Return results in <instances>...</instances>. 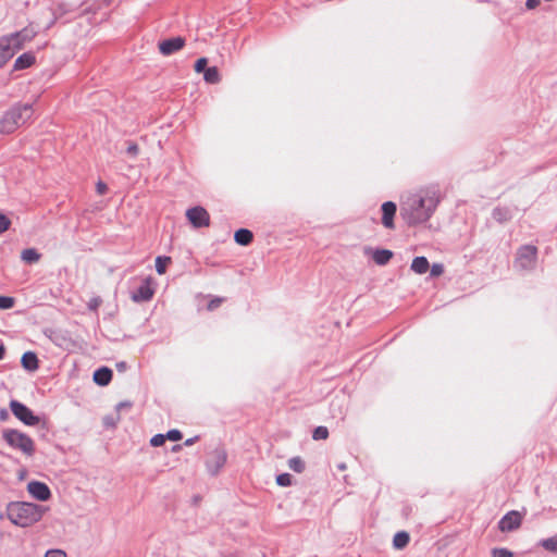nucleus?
<instances>
[{
  "instance_id": "obj_3",
  "label": "nucleus",
  "mask_w": 557,
  "mask_h": 557,
  "mask_svg": "<svg viewBox=\"0 0 557 557\" xmlns=\"http://www.w3.org/2000/svg\"><path fill=\"white\" fill-rule=\"evenodd\" d=\"M30 104H16L0 117V133L12 134L32 115Z\"/></svg>"
},
{
  "instance_id": "obj_13",
  "label": "nucleus",
  "mask_w": 557,
  "mask_h": 557,
  "mask_svg": "<svg viewBox=\"0 0 557 557\" xmlns=\"http://www.w3.org/2000/svg\"><path fill=\"white\" fill-rule=\"evenodd\" d=\"M396 209V205L393 201H386L382 205V224L386 228H394Z\"/></svg>"
},
{
  "instance_id": "obj_35",
  "label": "nucleus",
  "mask_w": 557,
  "mask_h": 557,
  "mask_svg": "<svg viewBox=\"0 0 557 557\" xmlns=\"http://www.w3.org/2000/svg\"><path fill=\"white\" fill-rule=\"evenodd\" d=\"M207 63H208V61H207V59H206V58H200V59H198V60L196 61V63H195V71H196L197 73H200V72H202V71L205 72V71H206V66H207Z\"/></svg>"
},
{
  "instance_id": "obj_39",
  "label": "nucleus",
  "mask_w": 557,
  "mask_h": 557,
  "mask_svg": "<svg viewBox=\"0 0 557 557\" xmlns=\"http://www.w3.org/2000/svg\"><path fill=\"white\" fill-rule=\"evenodd\" d=\"M108 187H107V184L103 183L102 181H99L97 184H96V190L99 195H103L106 191H107Z\"/></svg>"
},
{
  "instance_id": "obj_38",
  "label": "nucleus",
  "mask_w": 557,
  "mask_h": 557,
  "mask_svg": "<svg viewBox=\"0 0 557 557\" xmlns=\"http://www.w3.org/2000/svg\"><path fill=\"white\" fill-rule=\"evenodd\" d=\"M119 420H120V416L115 414L114 417H106L103 422L106 425L114 426Z\"/></svg>"
},
{
  "instance_id": "obj_11",
  "label": "nucleus",
  "mask_w": 557,
  "mask_h": 557,
  "mask_svg": "<svg viewBox=\"0 0 557 557\" xmlns=\"http://www.w3.org/2000/svg\"><path fill=\"white\" fill-rule=\"evenodd\" d=\"M520 523L521 515L518 511H511L499 521V529L502 532H509L519 528Z\"/></svg>"
},
{
  "instance_id": "obj_30",
  "label": "nucleus",
  "mask_w": 557,
  "mask_h": 557,
  "mask_svg": "<svg viewBox=\"0 0 557 557\" xmlns=\"http://www.w3.org/2000/svg\"><path fill=\"white\" fill-rule=\"evenodd\" d=\"M14 305V299L7 296H0V309H10Z\"/></svg>"
},
{
  "instance_id": "obj_40",
  "label": "nucleus",
  "mask_w": 557,
  "mask_h": 557,
  "mask_svg": "<svg viewBox=\"0 0 557 557\" xmlns=\"http://www.w3.org/2000/svg\"><path fill=\"white\" fill-rule=\"evenodd\" d=\"M222 298H214L212 299L209 305H208V309L209 310H214L215 308H218L221 304H222Z\"/></svg>"
},
{
  "instance_id": "obj_17",
  "label": "nucleus",
  "mask_w": 557,
  "mask_h": 557,
  "mask_svg": "<svg viewBox=\"0 0 557 557\" xmlns=\"http://www.w3.org/2000/svg\"><path fill=\"white\" fill-rule=\"evenodd\" d=\"M112 379V371L109 368H100L94 373V381L100 385L106 386Z\"/></svg>"
},
{
  "instance_id": "obj_41",
  "label": "nucleus",
  "mask_w": 557,
  "mask_h": 557,
  "mask_svg": "<svg viewBox=\"0 0 557 557\" xmlns=\"http://www.w3.org/2000/svg\"><path fill=\"white\" fill-rule=\"evenodd\" d=\"M541 1L542 0H527L524 4L529 10H533L539 7Z\"/></svg>"
},
{
  "instance_id": "obj_19",
  "label": "nucleus",
  "mask_w": 557,
  "mask_h": 557,
  "mask_svg": "<svg viewBox=\"0 0 557 557\" xmlns=\"http://www.w3.org/2000/svg\"><path fill=\"white\" fill-rule=\"evenodd\" d=\"M153 295V289L150 285L145 284L138 288V290L134 294L133 299L135 301H146L149 300Z\"/></svg>"
},
{
  "instance_id": "obj_1",
  "label": "nucleus",
  "mask_w": 557,
  "mask_h": 557,
  "mask_svg": "<svg viewBox=\"0 0 557 557\" xmlns=\"http://www.w3.org/2000/svg\"><path fill=\"white\" fill-rule=\"evenodd\" d=\"M441 196L436 186L421 187L408 195L401 202L400 212L409 224L426 222L440 205Z\"/></svg>"
},
{
  "instance_id": "obj_7",
  "label": "nucleus",
  "mask_w": 557,
  "mask_h": 557,
  "mask_svg": "<svg viewBox=\"0 0 557 557\" xmlns=\"http://www.w3.org/2000/svg\"><path fill=\"white\" fill-rule=\"evenodd\" d=\"M186 218L190 224L196 227H207L210 224V216L207 210L202 207H194L186 211Z\"/></svg>"
},
{
  "instance_id": "obj_37",
  "label": "nucleus",
  "mask_w": 557,
  "mask_h": 557,
  "mask_svg": "<svg viewBox=\"0 0 557 557\" xmlns=\"http://www.w3.org/2000/svg\"><path fill=\"white\" fill-rule=\"evenodd\" d=\"M101 304V299L99 297H95V298H91L89 301H88V308L90 310H97L98 307L100 306Z\"/></svg>"
},
{
  "instance_id": "obj_31",
  "label": "nucleus",
  "mask_w": 557,
  "mask_h": 557,
  "mask_svg": "<svg viewBox=\"0 0 557 557\" xmlns=\"http://www.w3.org/2000/svg\"><path fill=\"white\" fill-rule=\"evenodd\" d=\"M431 275L434 277L441 276L444 272V267L442 263H434L430 267Z\"/></svg>"
},
{
  "instance_id": "obj_28",
  "label": "nucleus",
  "mask_w": 557,
  "mask_h": 557,
  "mask_svg": "<svg viewBox=\"0 0 557 557\" xmlns=\"http://www.w3.org/2000/svg\"><path fill=\"white\" fill-rule=\"evenodd\" d=\"M329 436V431L325 426H318L314 431H313V438L314 440H326Z\"/></svg>"
},
{
  "instance_id": "obj_8",
  "label": "nucleus",
  "mask_w": 557,
  "mask_h": 557,
  "mask_svg": "<svg viewBox=\"0 0 557 557\" xmlns=\"http://www.w3.org/2000/svg\"><path fill=\"white\" fill-rule=\"evenodd\" d=\"M27 492L39 502H47L51 497V491L46 483L30 481L27 484Z\"/></svg>"
},
{
  "instance_id": "obj_27",
  "label": "nucleus",
  "mask_w": 557,
  "mask_h": 557,
  "mask_svg": "<svg viewBox=\"0 0 557 557\" xmlns=\"http://www.w3.org/2000/svg\"><path fill=\"white\" fill-rule=\"evenodd\" d=\"M276 484L283 487L293 484V476L289 473H282L276 476Z\"/></svg>"
},
{
  "instance_id": "obj_12",
  "label": "nucleus",
  "mask_w": 557,
  "mask_h": 557,
  "mask_svg": "<svg viewBox=\"0 0 557 557\" xmlns=\"http://www.w3.org/2000/svg\"><path fill=\"white\" fill-rule=\"evenodd\" d=\"M366 255L371 257V259L379 265H384L389 262L393 258V252L388 249H372L367 248L364 250Z\"/></svg>"
},
{
  "instance_id": "obj_44",
  "label": "nucleus",
  "mask_w": 557,
  "mask_h": 557,
  "mask_svg": "<svg viewBox=\"0 0 557 557\" xmlns=\"http://www.w3.org/2000/svg\"><path fill=\"white\" fill-rule=\"evenodd\" d=\"M5 355V347L3 344L0 343V360L4 358Z\"/></svg>"
},
{
  "instance_id": "obj_43",
  "label": "nucleus",
  "mask_w": 557,
  "mask_h": 557,
  "mask_svg": "<svg viewBox=\"0 0 557 557\" xmlns=\"http://www.w3.org/2000/svg\"><path fill=\"white\" fill-rule=\"evenodd\" d=\"M126 407H129V404L128 403H120L116 405V414H119V412L121 411L122 408H126Z\"/></svg>"
},
{
  "instance_id": "obj_32",
  "label": "nucleus",
  "mask_w": 557,
  "mask_h": 557,
  "mask_svg": "<svg viewBox=\"0 0 557 557\" xmlns=\"http://www.w3.org/2000/svg\"><path fill=\"white\" fill-rule=\"evenodd\" d=\"M165 440L166 438L164 434H156L154 436L151 437L150 444L153 447H159L164 444Z\"/></svg>"
},
{
  "instance_id": "obj_5",
  "label": "nucleus",
  "mask_w": 557,
  "mask_h": 557,
  "mask_svg": "<svg viewBox=\"0 0 557 557\" xmlns=\"http://www.w3.org/2000/svg\"><path fill=\"white\" fill-rule=\"evenodd\" d=\"M2 437L10 447L20 450L27 458L34 456L35 442L27 434L17 430H7L2 433Z\"/></svg>"
},
{
  "instance_id": "obj_9",
  "label": "nucleus",
  "mask_w": 557,
  "mask_h": 557,
  "mask_svg": "<svg viewBox=\"0 0 557 557\" xmlns=\"http://www.w3.org/2000/svg\"><path fill=\"white\" fill-rule=\"evenodd\" d=\"M227 455L224 450H215L207 461V470L216 474L225 465Z\"/></svg>"
},
{
  "instance_id": "obj_23",
  "label": "nucleus",
  "mask_w": 557,
  "mask_h": 557,
  "mask_svg": "<svg viewBox=\"0 0 557 557\" xmlns=\"http://www.w3.org/2000/svg\"><path fill=\"white\" fill-rule=\"evenodd\" d=\"M540 545L545 550H547L549 553H553V554H557V534L552 536V537L542 540L540 542Z\"/></svg>"
},
{
  "instance_id": "obj_45",
  "label": "nucleus",
  "mask_w": 557,
  "mask_h": 557,
  "mask_svg": "<svg viewBox=\"0 0 557 557\" xmlns=\"http://www.w3.org/2000/svg\"><path fill=\"white\" fill-rule=\"evenodd\" d=\"M185 444H186V445H191V444H193V440H187V441L185 442Z\"/></svg>"
},
{
  "instance_id": "obj_33",
  "label": "nucleus",
  "mask_w": 557,
  "mask_h": 557,
  "mask_svg": "<svg viewBox=\"0 0 557 557\" xmlns=\"http://www.w3.org/2000/svg\"><path fill=\"white\" fill-rule=\"evenodd\" d=\"M165 435V438L169 441H180L182 438V433L178 430H171Z\"/></svg>"
},
{
  "instance_id": "obj_42",
  "label": "nucleus",
  "mask_w": 557,
  "mask_h": 557,
  "mask_svg": "<svg viewBox=\"0 0 557 557\" xmlns=\"http://www.w3.org/2000/svg\"><path fill=\"white\" fill-rule=\"evenodd\" d=\"M128 153L135 156L138 152V146L137 145H131L127 148Z\"/></svg>"
},
{
  "instance_id": "obj_36",
  "label": "nucleus",
  "mask_w": 557,
  "mask_h": 557,
  "mask_svg": "<svg viewBox=\"0 0 557 557\" xmlns=\"http://www.w3.org/2000/svg\"><path fill=\"white\" fill-rule=\"evenodd\" d=\"M10 224H11V222H10L9 218H7L4 214L0 213V233L5 232L9 228Z\"/></svg>"
},
{
  "instance_id": "obj_2",
  "label": "nucleus",
  "mask_w": 557,
  "mask_h": 557,
  "mask_svg": "<svg viewBox=\"0 0 557 557\" xmlns=\"http://www.w3.org/2000/svg\"><path fill=\"white\" fill-rule=\"evenodd\" d=\"M47 508L27 502H12L7 506V517L15 525L27 528L39 522Z\"/></svg>"
},
{
  "instance_id": "obj_15",
  "label": "nucleus",
  "mask_w": 557,
  "mask_h": 557,
  "mask_svg": "<svg viewBox=\"0 0 557 557\" xmlns=\"http://www.w3.org/2000/svg\"><path fill=\"white\" fill-rule=\"evenodd\" d=\"M36 61L34 53L25 52L21 54L14 62V70H24L30 67Z\"/></svg>"
},
{
  "instance_id": "obj_22",
  "label": "nucleus",
  "mask_w": 557,
  "mask_h": 557,
  "mask_svg": "<svg viewBox=\"0 0 557 557\" xmlns=\"http://www.w3.org/2000/svg\"><path fill=\"white\" fill-rule=\"evenodd\" d=\"M409 543V534L407 532H398L395 534L393 545L396 549L406 547Z\"/></svg>"
},
{
  "instance_id": "obj_21",
  "label": "nucleus",
  "mask_w": 557,
  "mask_h": 557,
  "mask_svg": "<svg viewBox=\"0 0 557 557\" xmlns=\"http://www.w3.org/2000/svg\"><path fill=\"white\" fill-rule=\"evenodd\" d=\"M234 238L238 245L246 246L252 240V233L249 230L240 228L235 232Z\"/></svg>"
},
{
  "instance_id": "obj_46",
  "label": "nucleus",
  "mask_w": 557,
  "mask_h": 557,
  "mask_svg": "<svg viewBox=\"0 0 557 557\" xmlns=\"http://www.w3.org/2000/svg\"><path fill=\"white\" fill-rule=\"evenodd\" d=\"M180 448H181V446H180V445H176V446H174L173 450H174V451H177Z\"/></svg>"
},
{
  "instance_id": "obj_20",
  "label": "nucleus",
  "mask_w": 557,
  "mask_h": 557,
  "mask_svg": "<svg viewBox=\"0 0 557 557\" xmlns=\"http://www.w3.org/2000/svg\"><path fill=\"white\" fill-rule=\"evenodd\" d=\"M537 255V249L533 245H524V270L528 268V264L533 267L535 264Z\"/></svg>"
},
{
  "instance_id": "obj_14",
  "label": "nucleus",
  "mask_w": 557,
  "mask_h": 557,
  "mask_svg": "<svg viewBox=\"0 0 557 557\" xmlns=\"http://www.w3.org/2000/svg\"><path fill=\"white\" fill-rule=\"evenodd\" d=\"M21 363H22V367L26 371H30V372L36 371L39 367L38 358H37L36 354L33 351H27V352L23 354V356L21 358Z\"/></svg>"
},
{
  "instance_id": "obj_10",
  "label": "nucleus",
  "mask_w": 557,
  "mask_h": 557,
  "mask_svg": "<svg viewBox=\"0 0 557 557\" xmlns=\"http://www.w3.org/2000/svg\"><path fill=\"white\" fill-rule=\"evenodd\" d=\"M185 45V40L182 37H173L159 42V51L163 55H170L181 50Z\"/></svg>"
},
{
  "instance_id": "obj_16",
  "label": "nucleus",
  "mask_w": 557,
  "mask_h": 557,
  "mask_svg": "<svg viewBox=\"0 0 557 557\" xmlns=\"http://www.w3.org/2000/svg\"><path fill=\"white\" fill-rule=\"evenodd\" d=\"M410 269L416 274L421 275L429 271L430 263L425 257H416L411 262Z\"/></svg>"
},
{
  "instance_id": "obj_24",
  "label": "nucleus",
  "mask_w": 557,
  "mask_h": 557,
  "mask_svg": "<svg viewBox=\"0 0 557 557\" xmlns=\"http://www.w3.org/2000/svg\"><path fill=\"white\" fill-rule=\"evenodd\" d=\"M203 78L207 83L215 84L220 82V74L215 66L208 67L203 73Z\"/></svg>"
},
{
  "instance_id": "obj_25",
  "label": "nucleus",
  "mask_w": 557,
  "mask_h": 557,
  "mask_svg": "<svg viewBox=\"0 0 557 557\" xmlns=\"http://www.w3.org/2000/svg\"><path fill=\"white\" fill-rule=\"evenodd\" d=\"M288 467L293 471L301 473L305 470V462L300 457H293L288 460Z\"/></svg>"
},
{
  "instance_id": "obj_4",
  "label": "nucleus",
  "mask_w": 557,
  "mask_h": 557,
  "mask_svg": "<svg viewBox=\"0 0 557 557\" xmlns=\"http://www.w3.org/2000/svg\"><path fill=\"white\" fill-rule=\"evenodd\" d=\"M34 34L29 30L11 34L0 38V69L20 50L25 42L33 38Z\"/></svg>"
},
{
  "instance_id": "obj_26",
  "label": "nucleus",
  "mask_w": 557,
  "mask_h": 557,
  "mask_svg": "<svg viewBox=\"0 0 557 557\" xmlns=\"http://www.w3.org/2000/svg\"><path fill=\"white\" fill-rule=\"evenodd\" d=\"M171 262L170 257H158L156 259V270L159 274H164L166 271L168 265Z\"/></svg>"
},
{
  "instance_id": "obj_29",
  "label": "nucleus",
  "mask_w": 557,
  "mask_h": 557,
  "mask_svg": "<svg viewBox=\"0 0 557 557\" xmlns=\"http://www.w3.org/2000/svg\"><path fill=\"white\" fill-rule=\"evenodd\" d=\"M493 557H512L513 554L507 548H493L492 549Z\"/></svg>"
},
{
  "instance_id": "obj_6",
  "label": "nucleus",
  "mask_w": 557,
  "mask_h": 557,
  "mask_svg": "<svg viewBox=\"0 0 557 557\" xmlns=\"http://www.w3.org/2000/svg\"><path fill=\"white\" fill-rule=\"evenodd\" d=\"M12 413L21 420L24 424L33 426L39 423V418L33 413V411L25 405L12 400L10 403Z\"/></svg>"
},
{
  "instance_id": "obj_18",
  "label": "nucleus",
  "mask_w": 557,
  "mask_h": 557,
  "mask_svg": "<svg viewBox=\"0 0 557 557\" xmlns=\"http://www.w3.org/2000/svg\"><path fill=\"white\" fill-rule=\"evenodd\" d=\"M41 255L35 248H26L21 252V259L27 264L37 263Z\"/></svg>"
},
{
  "instance_id": "obj_47",
  "label": "nucleus",
  "mask_w": 557,
  "mask_h": 557,
  "mask_svg": "<svg viewBox=\"0 0 557 557\" xmlns=\"http://www.w3.org/2000/svg\"><path fill=\"white\" fill-rule=\"evenodd\" d=\"M339 469H341V470H345V469H346V466H345V465H341V466H339Z\"/></svg>"
},
{
  "instance_id": "obj_34",
  "label": "nucleus",
  "mask_w": 557,
  "mask_h": 557,
  "mask_svg": "<svg viewBox=\"0 0 557 557\" xmlns=\"http://www.w3.org/2000/svg\"><path fill=\"white\" fill-rule=\"evenodd\" d=\"M44 557H67L63 549H49Z\"/></svg>"
}]
</instances>
